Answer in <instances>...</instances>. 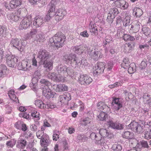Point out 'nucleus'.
<instances>
[{
  "mask_svg": "<svg viewBox=\"0 0 151 151\" xmlns=\"http://www.w3.org/2000/svg\"><path fill=\"white\" fill-rule=\"evenodd\" d=\"M63 60L66 63L70 64L72 66L75 67L80 66L82 63V59L81 57H76V55L73 53L65 55Z\"/></svg>",
  "mask_w": 151,
  "mask_h": 151,
  "instance_id": "nucleus-1",
  "label": "nucleus"
},
{
  "mask_svg": "<svg viewBox=\"0 0 151 151\" xmlns=\"http://www.w3.org/2000/svg\"><path fill=\"white\" fill-rule=\"evenodd\" d=\"M40 82L42 84L41 88L42 90L43 95L47 98L53 97L55 93L52 92L49 88L51 83L45 79H41Z\"/></svg>",
  "mask_w": 151,
  "mask_h": 151,
  "instance_id": "nucleus-2",
  "label": "nucleus"
},
{
  "mask_svg": "<svg viewBox=\"0 0 151 151\" xmlns=\"http://www.w3.org/2000/svg\"><path fill=\"white\" fill-rule=\"evenodd\" d=\"M65 38V37L63 33L58 32L50 39L49 42L51 43L53 42L57 48H60L63 45Z\"/></svg>",
  "mask_w": 151,
  "mask_h": 151,
  "instance_id": "nucleus-3",
  "label": "nucleus"
},
{
  "mask_svg": "<svg viewBox=\"0 0 151 151\" xmlns=\"http://www.w3.org/2000/svg\"><path fill=\"white\" fill-rule=\"evenodd\" d=\"M57 71L60 76L63 77L65 80V77L68 75L71 76L73 73V70L70 67H67L65 65H60L56 67Z\"/></svg>",
  "mask_w": 151,
  "mask_h": 151,
  "instance_id": "nucleus-4",
  "label": "nucleus"
},
{
  "mask_svg": "<svg viewBox=\"0 0 151 151\" xmlns=\"http://www.w3.org/2000/svg\"><path fill=\"white\" fill-rule=\"evenodd\" d=\"M122 106V101L120 99L116 97L113 98L111 107L115 114L119 115L120 114L119 111Z\"/></svg>",
  "mask_w": 151,
  "mask_h": 151,
  "instance_id": "nucleus-5",
  "label": "nucleus"
},
{
  "mask_svg": "<svg viewBox=\"0 0 151 151\" xmlns=\"http://www.w3.org/2000/svg\"><path fill=\"white\" fill-rule=\"evenodd\" d=\"M72 49L73 51H74L75 52L79 54H81L84 51H87L89 55V52H90L96 50L93 49L92 46H91L88 48L85 45L73 47Z\"/></svg>",
  "mask_w": 151,
  "mask_h": 151,
  "instance_id": "nucleus-6",
  "label": "nucleus"
},
{
  "mask_svg": "<svg viewBox=\"0 0 151 151\" xmlns=\"http://www.w3.org/2000/svg\"><path fill=\"white\" fill-rule=\"evenodd\" d=\"M24 41L22 40H19L17 39H12L10 42V46L17 49L19 50L22 51L25 45Z\"/></svg>",
  "mask_w": 151,
  "mask_h": 151,
  "instance_id": "nucleus-7",
  "label": "nucleus"
},
{
  "mask_svg": "<svg viewBox=\"0 0 151 151\" xmlns=\"http://www.w3.org/2000/svg\"><path fill=\"white\" fill-rule=\"evenodd\" d=\"M128 128L138 133H142L143 132V126H141L137 122L134 121L132 122L128 126Z\"/></svg>",
  "mask_w": 151,
  "mask_h": 151,
  "instance_id": "nucleus-8",
  "label": "nucleus"
},
{
  "mask_svg": "<svg viewBox=\"0 0 151 151\" xmlns=\"http://www.w3.org/2000/svg\"><path fill=\"white\" fill-rule=\"evenodd\" d=\"M78 81L81 85L89 84L93 81L92 78L86 74H81L78 79Z\"/></svg>",
  "mask_w": 151,
  "mask_h": 151,
  "instance_id": "nucleus-9",
  "label": "nucleus"
},
{
  "mask_svg": "<svg viewBox=\"0 0 151 151\" xmlns=\"http://www.w3.org/2000/svg\"><path fill=\"white\" fill-rule=\"evenodd\" d=\"M55 72L49 73L47 75V77L53 81L58 82H64L65 81V79L62 76H58Z\"/></svg>",
  "mask_w": 151,
  "mask_h": 151,
  "instance_id": "nucleus-10",
  "label": "nucleus"
},
{
  "mask_svg": "<svg viewBox=\"0 0 151 151\" xmlns=\"http://www.w3.org/2000/svg\"><path fill=\"white\" fill-rule=\"evenodd\" d=\"M105 66L104 62H98L97 64L95 65L93 68L94 74L99 75L100 73H102L104 72Z\"/></svg>",
  "mask_w": 151,
  "mask_h": 151,
  "instance_id": "nucleus-11",
  "label": "nucleus"
},
{
  "mask_svg": "<svg viewBox=\"0 0 151 151\" xmlns=\"http://www.w3.org/2000/svg\"><path fill=\"white\" fill-rule=\"evenodd\" d=\"M32 23V19L30 17L24 18L20 23V27L21 29H26L29 27Z\"/></svg>",
  "mask_w": 151,
  "mask_h": 151,
  "instance_id": "nucleus-12",
  "label": "nucleus"
},
{
  "mask_svg": "<svg viewBox=\"0 0 151 151\" xmlns=\"http://www.w3.org/2000/svg\"><path fill=\"white\" fill-rule=\"evenodd\" d=\"M113 120V118H109L106 121L109 127L116 129H123V126L122 124L118 122H114Z\"/></svg>",
  "mask_w": 151,
  "mask_h": 151,
  "instance_id": "nucleus-13",
  "label": "nucleus"
},
{
  "mask_svg": "<svg viewBox=\"0 0 151 151\" xmlns=\"http://www.w3.org/2000/svg\"><path fill=\"white\" fill-rule=\"evenodd\" d=\"M113 5L123 10L127 9L129 6L128 3L124 0H116L113 3Z\"/></svg>",
  "mask_w": 151,
  "mask_h": 151,
  "instance_id": "nucleus-14",
  "label": "nucleus"
},
{
  "mask_svg": "<svg viewBox=\"0 0 151 151\" xmlns=\"http://www.w3.org/2000/svg\"><path fill=\"white\" fill-rule=\"evenodd\" d=\"M38 57L41 59L42 62H43L50 58V54L46 50L41 49L38 52Z\"/></svg>",
  "mask_w": 151,
  "mask_h": 151,
  "instance_id": "nucleus-15",
  "label": "nucleus"
},
{
  "mask_svg": "<svg viewBox=\"0 0 151 151\" xmlns=\"http://www.w3.org/2000/svg\"><path fill=\"white\" fill-rule=\"evenodd\" d=\"M60 0H52L47 6V10L49 13L52 14V17H54L55 9V6L59 3Z\"/></svg>",
  "mask_w": 151,
  "mask_h": 151,
  "instance_id": "nucleus-16",
  "label": "nucleus"
},
{
  "mask_svg": "<svg viewBox=\"0 0 151 151\" xmlns=\"http://www.w3.org/2000/svg\"><path fill=\"white\" fill-rule=\"evenodd\" d=\"M66 13V12L65 9H59L55 12L54 14V17H55V19L56 21H58L63 19Z\"/></svg>",
  "mask_w": 151,
  "mask_h": 151,
  "instance_id": "nucleus-17",
  "label": "nucleus"
},
{
  "mask_svg": "<svg viewBox=\"0 0 151 151\" xmlns=\"http://www.w3.org/2000/svg\"><path fill=\"white\" fill-rule=\"evenodd\" d=\"M71 99L70 94L69 93H66L59 96V101L61 104L65 105L68 104V102Z\"/></svg>",
  "mask_w": 151,
  "mask_h": 151,
  "instance_id": "nucleus-18",
  "label": "nucleus"
},
{
  "mask_svg": "<svg viewBox=\"0 0 151 151\" xmlns=\"http://www.w3.org/2000/svg\"><path fill=\"white\" fill-rule=\"evenodd\" d=\"M17 56L14 55L8 56L7 58L6 62L8 65L10 67H14L18 61Z\"/></svg>",
  "mask_w": 151,
  "mask_h": 151,
  "instance_id": "nucleus-19",
  "label": "nucleus"
},
{
  "mask_svg": "<svg viewBox=\"0 0 151 151\" xmlns=\"http://www.w3.org/2000/svg\"><path fill=\"white\" fill-rule=\"evenodd\" d=\"M33 25L36 27H38L42 26L44 23L43 18L42 16H37L33 21Z\"/></svg>",
  "mask_w": 151,
  "mask_h": 151,
  "instance_id": "nucleus-20",
  "label": "nucleus"
},
{
  "mask_svg": "<svg viewBox=\"0 0 151 151\" xmlns=\"http://www.w3.org/2000/svg\"><path fill=\"white\" fill-rule=\"evenodd\" d=\"M140 25L141 24L138 22H137L134 25L130 24L129 25V32L131 33L137 32L140 29Z\"/></svg>",
  "mask_w": 151,
  "mask_h": 151,
  "instance_id": "nucleus-21",
  "label": "nucleus"
},
{
  "mask_svg": "<svg viewBox=\"0 0 151 151\" xmlns=\"http://www.w3.org/2000/svg\"><path fill=\"white\" fill-rule=\"evenodd\" d=\"M89 53V55L96 61L99 58H101L103 56L102 55H101L100 52L98 51L97 50H92Z\"/></svg>",
  "mask_w": 151,
  "mask_h": 151,
  "instance_id": "nucleus-22",
  "label": "nucleus"
},
{
  "mask_svg": "<svg viewBox=\"0 0 151 151\" xmlns=\"http://www.w3.org/2000/svg\"><path fill=\"white\" fill-rule=\"evenodd\" d=\"M52 87L56 92L65 91L68 89L67 86L64 84H55L52 86Z\"/></svg>",
  "mask_w": 151,
  "mask_h": 151,
  "instance_id": "nucleus-23",
  "label": "nucleus"
},
{
  "mask_svg": "<svg viewBox=\"0 0 151 151\" xmlns=\"http://www.w3.org/2000/svg\"><path fill=\"white\" fill-rule=\"evenodd\" d=\"M98 131L101 137L111 138L112 136V134L106 129H101L99 130H98Z\"/></svg>",
  "mask_w": 151,
  "mask_h": 151,
  "instance_id": "nucleus-24",
  "label": "nucleus"
},
{
  "mask_svg": "<svg viewBox=\"0 0 151 151\" xmlns=\"http://www.w3.org/2000/svg\"><path fill=\"white\" fill-rule=\"evenodd\" d=\"M17 67L19 70L27 71L29 70V68L31 67V66L30 65L29 66H28L27 62V61H23L18 64Z\"/></svg>",
  "mask_w": 151,
  "mask_h": 151,
  "instance_id": "nucleus-25",
  "label": "nucleus"
},
{
  "mask_svg": "<svg viewBox=\"0 0 151 151\" xmlns=\"http://www.w3.org/2000/svg\"><path fill=\"white\" fill-rule=\"evenodd\" d=\"M8 94L9 97L11 100L16 102V103H19L18 99L15 94L14 90L11 89L9 90L8 91Z\"/></svg>",
  "mask_w": 151,
  "mask_h": 151,
  "instance_id": "nucleus-26",
  "label": "nucleus"
},
{
  "mask_svg": "<svg viewBox=\"0 0 151 151\" xmlns=\"http://www.w3.org/2000/svg\"><path fill=\"white\" fill-rule=\"evenodd\" d=\"M133 14L136 18H139L143 14V12L141 9L136 7L132 9Z\"/></svg>",
  "mask_w": 151,
  "mask_h": 151,
  "instance_id": "nucleus-27",
  "label": "nucleus"
},
{
  "mask_svg": "<svg viewBox=\"0 0 151 151\" xmlns=\"http://www.w3.org/2000/svg\"><path fill=\"white\" fill-rule=\"evenodd\" d=\"M97 107L100 110H104L105 112H107L110 110L109 108L105 105L104 102L101 101L98 103Z\"/></svg>",
  "mask_w": 151,
  "mask_h": 151,
  "instance_id": "nucleus-28",
  "label": "nucleus"
},
{
  "mask_svg": "<svg viewBox=\"0 0 151 151\" xmlns=\"http://www.w3.org/2000/svg\"><path fill=\"white\" fill-rule=\"evenodd\" d=\"M7 17L9 20L14 22H17L19 20L17 15V12H13L7 15Z\"/></svg>",
  "mask_w": 151,
  "mask_h": 151,
  "instance_id": "nucleus-29",
  "label": "nucleus"
},
{
  "mask_svg": "<svg viewBox=\"0 0 151 151\" xmlns=\"http://www.w3.org/2000/svg\"><path fill=\"white\" fill-rule=\"evenodd\" d=\"M31 115L35 121H36L35 124L39 125L40 123L37 121L39 120L40 118V114L39 113L36 111H34L31 113Z\"/></svg>",
  "mask_w": 151,
  "mask_h": 151,
  "instance_id": "nucleus-30",
  "label": "nucleus"
},
{
  "mask_svg": "<svg viewBox=\"0 0 151 151\" xmlns=\"http://www.w3.org/2000/svg\"><path fill=\"white\" fill-rule=\"evenodd\" d=\"M7 67L4 64L0 65V77H4L7 74Z\"/></svg>",
  "mask_w": 151,
  "mask_h": 151,
  "instance_id": "nucleus-31",
  "label": "nucleus"
},
{
  "mask_svg": "<svg viewBox=\"0 0 151 151\" xmlns=\"http://www.w3.org/2000/svg\"><path fill=\"white\" fill-rule=\"evenodd\" d=\"M43 62L44 67L49 70H51L53 68V62L50 60L49 61L45 60Z\"/></svg>",
  "mask_w": 151,
  "mask_h": 151,
  "instance_id": "nucleus-32",
  "label": "nucleus"
},
{
  "mask_svg": "<svg viewBox=\"0 0 151 151\" xmlns=\"http://www.w3.org/2000/svg\"><path fill=\"white\" fill-rule=\"evenodd\" d=\"M17 143L18 145L17 146L18 147L24 149L27 145V142L25 139L19 138L18 140Z\"/></svg>",
  "mask_w": 151,
  "mask_h": 151,
  "instance_id": "nucleus-33",
  "label": "nucleus"
},
{
  "mask_svg": "<svg viewBox=\"0 0 151 151\" xmlns=\"http://www.w3.org/2000/svg\"><path fill=\"white\" fill-rule=\"evenodd\" d=\"M142 33L146 37H150L151 35V30L148 27L144 26L142 29Z\"/></svg>",
  "mask_w": 151,
  "mask_h": 151,
  "instance_id": "nucleus-34",
  "label": "nucleus"
},
{
  "mask_svg": "<svg viewBox=\"0 0 151 151\" xmlns=\"http://www.w3.org/2000/svg\"><path fill=\"white\" fill-rule=\"evenodd\" d=\"M123 40L125 42L129 41H133L134 40V37L130 35L127 34H124L122 36Z\"/></svg>",
  "mask_w": 151,
  "mask_h": 151,
  "instance_id": "nucleus-35",
  "label": "nucleus"
},
{
  "mask_svg": "<svg viewBox=\"0 0 151 151\" xmlns=\"http://www.w3.org/2000/svg\"><path fill=\"white\" fill-rule=\"evenodd\" d=\"M10 4L13 11L14 9L21 5V2L20 0H12L10 1Z\"/></svg>",
  "mask_w": 151,
  "mask_h": 151,
  "instance_id": "nucleus-36",
  "label": "nucleus"
},
{
  "mask_svg": "<svg viewBox=\"0 0 151 151\" xmlns=\"http://www.w3.org/2000/svg\"><path fill=\"white\" fill-rule=\"evenodd\" d=\"M45 40V36L41 32H39L37 35L35 37V40L40 42L44 41Z\"/></svg>",
  "mask_w": 151,
  "mask_h": 151,
  "instance_id": "nucleus-37",
  "label": "nucleus"
},
{
  "mask_svg": "<svg viewBox=\"0 0 151 151\" xmlns=\"http://www.w3.org/2000/svg\"><path fill=\"white\" fill-rule=\"evenodd\" d=\"M35 104L37 107L41 109H44L46 108V105L40 100H37L35 101Z\"/></svg>",
  "mask_w": 151,
  "mask_h": 151,
  "instance_id": "nucleus-38",
  "label": "nucleus"
},
{
  "mask_svg": "<svg viewBox=\"0 0 151 151\" xmlns=\"http://www.w3.org/2000/svg\"><path fill=\"white\" fill-rule=\"evenodd\" d=\"M90 137L92 139L95 140L96 141L95 142H97L101 138L100 134L99 132H92L91 133Z\"/></svg>",
  "mask_w": 151,
  "mask_h": 151,
  "instance_id": "nucleus-39",
  "label": "nucleus"
},
{
  "mask_svg": "<svg viewBox=\"0 0 151 151\" xmlns=\"http://www.w3.org/2000/svg\"><path fill=\"white\" fill-rule=\"evenodd\" d=\"M128 68V72L129 73L132 74L134 73L136 70V66L134 63H131L129 65Z\"/></svg>",
  "mask_w": 151,
  "mask_h": 151,
  "instance_id": "nucleus-40",
  "label": "nucleus"
},
{
  "mask_svg": "<svg viewBox=\"0 0 151 151\" xmlns=\"http://www.w3.org/2000/svg\"><path fill=\"white\" fill-rule=\"evenodd\" d=\"M89 29L90 32L93 33L94 35H96V33H97L98 31L97 27L91 22H90L89 25Z\"/></svg>",
  "mask_w": 151,
  "mask_h": 151,
  "instance_id": "nucleus-41",
  "label": "nucleus"
},
{
  "mask_svg": "<svg viewBox=\"0 0 151 151\" xmlns=\"http://www.w3.org/2000/svg\"><path fill=\"white\" fill-rule=\"evenodd\" d=\"M47 137H45L40 139V143L42 146L46 147L50 144V141L47 139Z\"/></svg>",
  "mask_w": 151,
  "mask_h": 151,
  "instance_id": "nucleus-42",
  "label": "nucleus"
},
{
  "mask_svg": "<svg viewBox=\"0 0 151 151\" xmlns=\"http://www.w3.org/2000/svg\"><path fill=\"white\" fill-rule=\"evenodd\" d=\"M33 76L34 78H33L32 81L36 80L37 81H38V80L41 78V74L40 70H36Z\"/></svg>",
  "mask_w": 151,
  "mask_h": 151,
  "instance_id": "nucleus-43",
  "label": "nucleus"
},
{
  "mask_svg": "<svg viewBox=\"0 0 151 151\" xmlns=\"http://www.w3.org/2000/svg\"><path fill=\"white\" fill-rule=\"evenodd\" d=\"M122 137L126 139H132L133 137V133L128 131H125L122 134Z\"/></svg>",
  "mask_w": 151,
  "mask_h": 151,
  "instance_id": "nucleus-44",
  "label": "nucleus"
},
{
  "mask_svg": "<svg viewBox=\"0 0 151 151\" xmlns=\"http://www.w3.org/2000/svg\"><path fill=\"white\" fill-rule=\"evenodd\" d=\"M107 114H106L105 112H101L100 114L98 116V118L100 121L106 120V118L107 117Z\"/></svg>",
  "mask_w": 151,
  "mask_h": 151,
  "instance_id": "nucleus-45",
  "label": "nucleus"
},
{
  "mask_svg": "<svg viewBox=\"0 0 151 151\" xmlns=\"http://www.w3.org/2000/svg\"><path fill=\"white\" fill-rule=\"evenodd\" d=\"M16 140L14 139H12L7 141L6 143L7 146L8 147H13L16 144Z\"/></svg>",
  "mask_w": 151,
  "mask_h": 151,
  "instance_id": "nucleus-46",
  "label": "nucleus"
},
{
  "mask_svg": "<svg viewBox=\"0 0 151 151\" xmlns=\"http://www.w3.org/2000/svg\"><path fill=\"white\" fill-rule=\"evenodd\" d=\"M130 18L129 16H127L124 19L123 22V25L125 27H126L128 26H129L130 24Z\"/></svg>",
  "mask_w": 151,
  "mask_h": 151,
  "instance_id": "nucleus-47",
  "label": "nucleus"
},
{
  "mask_svg": "<svg viewBox=\"0 0 151 151\" xmlns=\"http://www.w3.org/2000/svg\"><path fill=\"white\" fill-rule=\"evenodd\" d=\"M129 62L128 58H125L124 59L121 64L122 67L124 68H126L129 65Z\"/></svg>",
  "mask_w": 151,
  "mask_h": 151,
  "instance_id": "nucleus-48",
  "label": "nucleus"
},
{
  "mask_svg": "<svg viewBox=\"0 0 151 151\" xmlns=\"http://www.w3.org/2000/svg\"><path fill=\"white\" fill-rule=\"evenodd\" d=\"M36 135L37 138L39 139H41L45 137H47V134H44V132L42 131H38L36 133Z\"/></svg>",
  "mask_w": 151,
  "mask_h": 151,
  "instance_id": "nucleus-49",
  "label": "nucleus"
},
{
  "mask_svg": "<svg viewBox=\"0 0 151 151\" xmlns=\"http://www.w3.org/2000/svg\"><path fill=\"white\" fill-rule=\"evenodd\" d=\"M91 120V119L88 117L85 118L82 120L81 124L84 126H86L88 124L90 123Z\"/></svg>",
  "mask_w": 151,
  "mask_h": 151,
  "instance_id": "nucleus-50",
  "label": "nucleus"
},
{
  "mask_svg": "<svg viewBox=\"0 0 151 151\" xmlns=\"http://www.w3.org/2000/svg\"><path fill=\"white\" fill-rule=\"evenodd\" d=\"M144 137L147 139H151V129H148L145 131L144 133Z\"/></svg>",
  "mask_w": 151,
  "mask_h": 151,
  "instance_id": "nucleus-51",
  "label": "nucleus"
},
{
  "mask_svg": "<svg viewBox=\"0 0 151 151\" xmlns=\"http://www.w3.org/2000/svg\"><path fill=\"white\" fill-rule=\"evenodd\" d=\"M60 133L59 131L55 130L53 131L52 138L53 140L56 141L59 138V134Z\"/></svg>",
  "mask_w": 151,
  "mask_h": 151,
  "instance_id": "nucleus-52",
  "label": "nucleus"
},
{
  "mask_svg": "<svg viewBox=\"0 0 151 151\" xmlns=\"http://www.w3.org/2000/svg\"><path fill=\"white\" fill-rule=\"evenodd\" d=\"M88 138L84 134H78L77 136V139L79 141L84 142L88 139Z\"/></svg>",
  "mask_w": 151,
  "mask_h": 151,
  "instance_id": "nucleus-53",
  "label": "nucleus"
},
{
  "mask_svg": "<svg viewBox=\"0 0 151 151\" xmlns=\"http://www.w3.org/2000/svg\"><path fill=\"white\" fill-rule=\"evenodd\" d=\"M110 14L114 16V17L119 13V12L118 11V9L115 7L111 8L110 9Z\"/></svg>",
  "mask_w": 151,
  "mask_h": 151,
  "instance_id": "nucleus-54",
  "label": "nucleus"
},
{
  "mask_svg": "<svg viewBox=\"0 0 151 151\" xmlns=\"http://www.w3.org/2000/svg\"><path fill=\"white\" fill-rule=\"evenodd\" d=\"M112 149L114 151H121L122 147L119 144H114L112 147Z\"/></svg>",
  "mask_w": 151,
  "mask_h": 151,
  "instance_id": "nucleus-55",
  "label": "nucleus"
},
{
  "mask_svg": "<svg viewBox=\"0 0 151 151\" xmlns=\"http://www.w3.org/2000/svg\"><path fill=\"white\" fill-rule=\"evenodd\" d=\"M111 40V38L110 36H106L103 41V46H105L106 45L109 44Z\"/></svg>",
  "mask_w": 151,
  "mask_h": 151,
  "instance_id": "nucleus-56",
  "label": "nucleus"
},
{
  "mask_svg": "<svg viewBox=\"0 0 151 151\" xmlns=\"http://www.w3.org/2000/svg\"><path fill=\"white\" fill-rule=\"evenodd\" d=\"M111 40V38L110 36H106L103 41V46H105L106 45L109 44Z\"/></svg>",
  "mask_w": 151,
  "mask_h": 151,
  "instance_id": "nucleus-57",
  "label": "nucleus"
},
{
  "mask_svg": "<svg viewBox=\"0 0 151 151\" xmlns=\"http://www.w3.org/2000/svg\"><path fill=\"white\" fill-rule=\"evenodd\" d=\"M115 17L113 15H112L111 14L109 13L108 14V16L107 17L106 21L109 23H111L113 21V19Z\"/></svg>",
  "mask_w": 151,
  "mask_h": 151,
  "instance_id": "nucleus-58",
  "label": "nucleus"
},
{
  "mask_svg": "<svg viewBox=\"0 0 151 151\" xmlns=\"http://www.w3.org/2000/svg\"><path fill=\"white\" fill-rule=\"evenodd\" d=\"M114 64L113 61L110 60L108 62L107 64L105 65L108 70H110L113 67Z\"/></svg>",
  "mask_w": 151,
  "mask_h": 151,
  "instance_id": "nucleus-59",
  "label": "nucleus"
},
{
  "mask_svg": "<svg viewBox=\"0 0 151 151\" xmlns=\"http://www.w3.org/2000/svg\"><path fill=\"white\" fill-rule=\"evenodd\" d=\"M25 9L24 8H19V9L17 11L15 12H17V15L19 19L20 18V17L23 15L22 12L23 11H25Z\"/></svg>",
  "mask_w": 151,
  "mask_h": 151,
  "instance_id": "nucleus-60",
  "label": "nucleus"
},
{
  "mask_svg": "<svg viewBox=\"0 0 151 151\" xmlns=\"http://www.w3.org/2000/svg\"><path fill=\"white\" fill-rule=\"evenodd\" d=\"M140 144L142 147L148 149L149 147L147 141L142 140L140 142Z\"/></svg>",
  "mask_w": 151,
  "mask_h": 151,
  "instance_id": "nucleus-61",
  "label": "nucleus"
},
{
  "mask_svg": "<svg viewBox=\"0 0 151 151\" xmlns=\"http://www.w3.org/2000/svg\"><path fill=\"white\" fill-rule=\"evenodd\" d=\"M3 4L6 9L9 11H12L10 1L9 3L7 2H5L3 3Z\"/></svg>",
  "mask_w": 151,
  "mask_h": 151,
  "instance_id": "nucleus-62",
  "label": "nucleus"
},
{
  "mask_svg": "<svg viewBox=\"0 0 151 151\" xmlns=\"http://www.w3.org/2000/svg\"><path fill=\"white\" fill-rule=\"evenodd\" d=\"M37 31L36 29H32L30 32V35L31 37L34 39L35 40V37L36 35H37Z\"/></svg>",
  "mask_w": 151,
  "mask_h": 151,
  "instance_id": "nucleus-63",
  "label": "nucleus"
},
{
  "mask_svg": "<svg viewBox=\"0 0 151 151\" xmlns=\"http://www.w3.org/2000/svg\"><path fill=\"white\" fill-rule=\"evenodd\" d=\"M147 61L143 60L141 63L139 68L141 69H145L147 66Z\"/></svg>",
  "mask_w": 151,
  "mask_h": 151,
  "instance_id": "nucleus-64",
  "label": "nucleus"
}]
</instances>
